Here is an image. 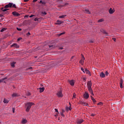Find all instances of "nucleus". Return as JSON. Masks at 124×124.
I'll use <instances>...</instances> for the list:
<instances>
[{"instance_id": "6ab92c4d", "label": "nucleus", "mask_w": 124, "mask_h": 124, "mask_svg": "<svg viewBox=\"0 0 124 124\" xmlns=\"http://www.w3.org/2000/svg\"><path fill=\"white\" fill-rule=\"evenodd\" d=\"M84 12L85 13H87V14H91V12H90V10H89V9H85L84 11Z\"/></svg>"}, {"instance_id": "473e14b6", "label": "nucleus", "mask_w": 124, "mask_h": 124, "mask_svg": "<svg viewBox=\"0 0 124 124\" xmlns=\"http://www.w3.org/2000/svg\"><path fill=\"white\" fill-rule=\"evenodd\" d=\"M73 98H76V93H73Z\"/></svg>"}, {"instance_id": "e2e57ef3", "label": "nucleus", "mask_w": 124, "mask_h": 124, "mask_svg": "<svg viewBox=\"0 0 124 124\" xmlns=\"http://www.w3.org/2000/svg\"><path fill=\"white\" fill-rule=\"evenodd\" d=\"M74 58V56H72L71 58V60H73V59Z\"/></svg>"}, {"instance_id": "c03bdc74", "label": "nucleus", "mask_w": 124, "mask_h": 124, "mask_svg": "<svg viewBox=\"0 0 124 124\" xmlns=\"http://www.w3.org/2000/svg\"><path fill=\"white\" fill-rule=\"evenodd\" d=\"M16 30H17V31H22V29H20V28H16Z\"/></svg>"}, {"instance_id": "5fc2aeb1", "label": "nucleus", "mask_w": 124, "mask_h": 124, "mask_svg": "<svg viewBox=\"0 0 124 124\" xmlns=\"http://www.w3.org/2000/svg\"><path fill=\"white\" fill-rule=\"evenodd\" d=\"M29 0H24V2H28Z\"/></svg>"}, {"instance_id": "58836bf2", "label": "nucleus", "mask_w": 124, "mask_h": 124, "mask_svg": "<svg viewBox=\"0 0 124 124\" xmlns=\"http://www.w3.org/2000/svg\"><path fill=\"white\" fill-rule=\"evenodd\" d=\"M105 75L106 76H108V75H109V73L108 72V71H106L105 73Z\"/></svg>"}, {"instance_id": "9b49d317", "label": "nucleus", "mask_w": 124, "mask_h": 124, "mask_svg": "<svg viewBox=\"0 0 124 124\" xmlns=\"http://www.w3.org/2000/svg\"><path fill=\"white\" fill-rule=\"evenodd\" d=\"M28 123V120L26 119H22V120L21 121V124H26Z\"/></svg>"}, {"instance_id": "6e6d98bb", "label": "nucleus", "mask_w": 124, "mask_h": 124, "mask_svg": "<svg viewBox=\"0 0 124 124\" xmlns=\"http://www.w3.org/2000/svg\"><path fill=\"white\" fill-rule=\"evenodd\" d=\"M72 109V108H71V107L70 106V107H69V109L70 110V111H71Z\"/></svg>"}, {"instance_id": "72a5a7b5", "label": "nucleus", "mask_w": 124, "mask_h": 124, "mask_svg": "<svg viewBox=\"0 0 124 124\" xmlns=\"http://www.w3.org/2000/svg\"><path fill=\"white\" fill-rule=\"evenodd\" d=\"M103 33H104V34H106V35H107V34H108V33H107V32H106V31H103Z\"/></svg>"}, {"instance_id": "79ce46f5", "label": "nucleus", "mask_w": 124, "mask_h": 124, "mask_svg": "<svg viewBox=\"0 0 124 124\" xmlns=\"http://www.w3.org/2000/svg\"><path fill=\"white\" fill-rule=\"evenodd\" d=\"M13 113H15V108H13Z\"/></svg>"}, {"instance_id": "5701e85b", "label": "nucleus", "mask_w": 124, "mask_h": 124, "mask_svg": "<svg viewBox=\"0 0 124 124\" xmlns=\"http://www.w3.org/2000/svg\"><path fill=\"white\" fill-rule=\"evenodd\" d=\"M40 93H43L44 91L45 90V88L43 87V88H40Z\"/></svg>"}, {"instance_id": "ea45409f", "label": "nucleus", "mask_w": 124, "mask_h": 124, "mask_svg": "<svg viewBox=\"0 0 124 124\" xmlns=\"http://www.w3.org/2000/svg\"><path fill=\"white\" fill-rule=\"evenodd\" d=\"M42 14H43L44 15H47V13L46 12H42Z\"/></svg>"}, {"instance_id": "2eb2a0df", "label": "nucleus", "mask_w": 124, "mask_h": 124, "mask_svg": "<svg viewBox=\"0 0 124 124\" xmlns=\"http://www.w3.org/2000/svg\"><path fill=\"white\" fill-rule=\"evenodd\" d=\"M100 77H101V78H105V74H104L103 72H102L100 74Z\"/></svg>"}, {"instance_id": "f8f14e48", "label": "nucleus", "mask_w": 124, "mask_h": 124, "mask_svg": "<svg viewBox=\"0 0 124 124\" xmlns=\"http://www.w3.org/2000/svg\"><path fill=\"white\" fill-rule=\"evenodd\" d=\"M12 15L14 16H16L17 17H18V16H20V14L18 13V12H13L12 13Z\"/></svg>"}, {"instance_id": "f03ea898", "label": "nucleus", "mask_w": 124, "mask_h": 124, "mask_svg": "<svg viewBox=\"0 0 124 124\" xmlns=\"http://www.w3.org/2000/svg\"><path fill=\"white\" fill-rule=\"evenodd\" d=\"M56 95L59 98L63 97V94H62V90H60V91H58Z\"/></svg>"}, {"instance_id": "052dcab7", "label": "nucleus", "mask_w": 124, "mask_h": 124, "mask_svg": "<svg viewBox=\"0 0 124 124\" xmlns=\"http://www.w3.org/2000/svg\"><path fill=\"white\" fill-rule=\"evenodd\" d=\"M59 7H63V6H62V5H60V6H59Z\"/></svg>"}, {"instance_id": "8fccbe9b", "label": "nucleus", "mask_w": 124, "mask_h": 124, "mask_svg": "<svg viewBox=\"0 0 124 124\" xmlns=\"http://www.w3.org/2000/svg\"><path fill=\"white\" fill-rule=\"evenodd\" d=\"M29 69H32V67H30L28 68L27 69V70H29Z\"/></svg>"}, {"instance_id": "39448f33", "label": "nucleus", "mask_w": 124, "mask_h": 124, "mask_svg": "<svg viewBox=\"0 0 124 124\" xmlns=\"http://www.w3.org/2000/svg\"><path fill=\"white\" fill-rule=\"evenodd\" d=\"M84 61H85V57H84L83 54H81V60L79 61V63L81 65H84Z\"/></svg>"}, {"instance_id": "7c9ffc66", "label": "nucleus", "mask_w": 124, "mask_h": 124, "mask_svg": "<svg viewBox=\"0 0 124 124\" xmlns=\"http://www.w3.org/2000/svg\"><path fill=\"white\" fill-rule=\"evenodd\" d=\"M5 79H7L6 78H2L1 79H0V83H2V82H3V81H4V80H5Z\"/></svg>"}, {"instance_id": "dca6fc26", "label": "nucleus", "mask_w": 124, "mask_h": 124, "mask_svg": "<svg viewBox=\"0 0 124 124\" xmlns=\"http://www.w3.org/2000/svg\"><path fill=\"white\" fill-rule=\"evenodd\" d=\"M12 97H16L17 96H20V95L17 93H14L12 95Z\"/></svg>"}, {"instance_id": "b1692460", "label": "nucleus", "mask_w": 124, "mask_h": 124, "mask_svg": "<svg viewBox=\"0 0 124 124\" xmlns=\"http://www.w3.org/2000/svg\"><path fill=\"white\" fill-rule=\"evenodd\" d=\"M1 10H2L3 11V12H5V11H7V10H9V9H7V8H1L0 9Z\"/></svg>"}, {"instance_id": "338daca9", "label": "nucleus", "mask_w": 124, "mask_h": 124, "mask_svg": "<svg viewBox=\"0 0 124 124\" xmlns=\"http://www.w3.org/2000/svg\"><path fill=\"white\" fill-rule=\"evenodd\" d=\"M42 20H43V19H40L39 20V21H41Z\"/></svg>"}, {"instance_id": "1a4fd4ad", "label": "nucleus", "mask_w": 124, "mask_h": 124, "mask_svg": "<svg viewBox=\"0 0 124 124\" xmlns=\"http://www.w3.org/2000/svg\"><path fill=\"white\" fill-rule=\"evenodd\" d=\"M92 86H93V83H92V81H88L87 82V88H92Z\"/></svg>"}, {"instance_id": "412c9836", "label": "nucleus", "mask_w": 124, "mask_h": 124, "mask_svg": "<svg viewBox=\"0 0 124 124\" xmlns=\"http://www.w3.org/2000/svg\"><path fill=\"white\" fill-rule=\"evenodd\" d=\"M3 102H4V103H5L6 104H7V103L9 102V100H7L6 98H4V100L3 101Z\"/></svg>"}, {"instance_id": "774afa93", "label": "nucleus", "mask_w": 124, "mask_h": 124, "mask_svg": "<svg viewBox=\"0 0 124 124\" xmlns=\"http://www.w3.org/2000/svg\"><path fill=\"white\" fill-rule=\"evenodd\" d=\"M90 42L91 43H93V42L91 41H90Z\"/></svg>"}, {"instance_id": "864d4df0", "label": "nucleus", "mask_w": 124, "mask_h": 124, "mask_svg": "<svg viewBox=\"0 0 124 124\" xmlns=\"http://www.w3.org/2000/svg\"><path fill=\"white\" fill-rule=\"evenodd\" d=\"M27 35H31V33H30V32H28L27 34Z\"/></svg>"}, {"instance_id": "37998d69", "label": "nucleus", "mask_w": 124, "mask_h": 124, "mask_svg": "<svg viewBox=\"0 0 124 124\" xmlns=\"http://www.w3.org/2000/svg\"><path fill=\"white\" fill-rule=\"evenodd\" d=\"M40 3H42V4H44L45 3L42 1V0H40L39 2Z\"/></svg>"}, {"instance_id": "603ef678", "label": "nucleus", "mask_w": 124, "mask_h": 124, "mask_svg": "<svg viewBox=\"0 0 124 124\" xmlns=\"http://www.w3.org/2000/svg\"><path fill=\"white\" fill-rule=\"evenodd\" d=\"M33 16H34V15H31V16H30V18H32V17H33Z\"/></svg>"}, {"instance_id": "09e8293b", "label": "nucleus", "mask_w": 124, "mask_h": 124, "mask_svg": "<svg viewBox=\"0 0 124 124\" xmlns=\"http://www.w3.org/2000/svg\"><path fill=\"white\" fill-rule=\"evenodd\" d=\"M81 70H82V71H83V72H84V73H85V71H84V68H81Z\"/></svg>"}, {"instance_id": "4d7b16f0", "label": "nucleus", "mask_w": 124, "mask_h": 124, "mask_svg": "<svg viewBox=\"0 0 124 124\" xmlns=\"http://www.w3.org/2000/svg\"><path fill=\"white\" fill-rule=\"evenodd\" d=\"M38 0H33V2H35L36 1H37Z\"/></svg>"}, {"instance_id": "a878e982", "label": "nucleus", "mask_w": 124, "mask_h": 124, "mask_svg": "<svg viewBox=\"0 0 124 124\" xmlns=\"http://www.w3.org/2000/svg\"><path fill=\"white\" fill-rule=\"evenodd\" d=\"M43 19V18H42V17H40V18L36 17L34 19V21H35V22H36V21H39V19Z\"/></svg>"}, {"instance_id": "bb28decb", "label": "nucleus", "mask_w": 124, "mask_h": 124, "mask_svg": "<svg viewBox=\"0 0 124 124\" xmlns=\"http://www.w3.org/2000/svg\"><path fill=\"white\" fill-rule=\"evenodd\" d=\"M15 63H16V62H12L11 63V65L12 67H15Z\"/></svg>"}, {"instance_id": "f3484780", "label": "nucleus", "mask_w": 124, "mask_h": 124, "mask_svg": "<svg viewBox=\"0 0 124 124\" xmlns=\"http://www.w3.org/2000/svg\"><path fill=\"white\" fill-rule=\"evenodd\" d=\"M115 12L114 10H112V8H110L109 10V14H113Z\"/></svg>"}, {"instance_id": "13d9d810", "label": "nucleus", "mask_w": 124, "mask_h": 124, "mask_svg": "<svg viewBox=\"0 0 124 124\" xmlns=\"http://www.w3.org/2000/svg\"><path fill=\"white\" fill-rule=\"evenodd\" d=\"M64 112H65L64 110L62 109V113H64Z\"/></svg>"}, {"instance_id": "a211bd4d", "label": "nucleus", "mask_w": 124, "mask_h": 124, "mask_svg": "<svg viewBox=\"0 0 124 124\" xmlns=\"http://www.w3.org/2000/svg\"><path fill=\"white\" fill-rule=\"evenodd\" d=\"M123 79H120V87L121 88V89H123Z\"/></svg>"}, {"instance_id": "393cba45", "label": "nucleus", "mask_w": 124, "mask_h": 124, "mask_svg": "<svg viewBox=\"0 0 124 124\" xmlns=\"http://www.w3.org/2000/svg\"><path fill=\"white\" fill-rule=\"evenodd\" d=\"M92 100L93 101V103H95V102H96V100H95V99H94L93 97L92 96H91Z\"/></svg>"}, {"instance_id": "c756f323", "label": "nucleus", "mask_w": 124, "mask_h": 124, "mask_svg": "<svg viewBox=\"0 0 124 124\" xmlns=\"http://www.w3.org/2000/svg\"><path fill=\"white\" fill-rule=\"evenodd\" d=\"M65 32H63L62 33H60L59 34H58V36H61V35H62V34H65Z\"/></svg>"}, {"instance_id": "4c0bfd02", "label": "nucleus", "mask_w": 124, "mask_h": 124, "mask_svg": "<svg viewBox=\"0 0 124 124\" xmlns=\"http://www.w3.org/2000/svg\"><path fill=\"white\" fill-rule=\"evenodd\" d=\"M31 93L30 92H28L27 93V95L28 96H30V95H31Z\"/></svg>"}, {"instance_id": "680f3d73", "label": "nucleus", "mask_w": 124, "mask_h": 124, "mask_svg": "<svg viewBox=\"0 0 124 124\" xmlns=\"http://www.w3.org/2000/svg\"><path fill=\"white\" fill-rule=\"evenodd\" d=\"M28 17H29V16H24V18H27Z\"/></svg>"}, {"instance_id": "4468645a", "label": "nucleus", "mask_w": 124, "mask_h": 124, "mask_svg": "<svg viewBox=\"0 0 124 124\" xmlns=\"http://www.w3.org/2000/svg\"><path fill=\"white\" fill-rule=\"evenodd\" d=\"M85 72L86 73V74H88L90 76H92V74L91 73V72L87 69H85Z\"/></svg>"}, {"instance_id": "a19ab883", "label": "nucleus", "mask_w": 124, "mask_h": 124, "mask_svg": "<svg viewBox=\"0 0 124 124\" xmlns=\"http://www.w3.org/2000/svg\"><path fill=\"white\" fill-rule=\"evenodd\" d=\"M61 116H62V117H64V114L63 113L61 112Z\"/></svg>"}, {"instance_id": "6e6552de", "label": "nucleus", "mask_w": 124, "mask_h": 124, "mask_svg": "<svg viewBox=\"0 0 124 124\" xmlns=\"http://www.w3.org/2000/svg\"><path fill=\"white\" fill-rule=\"evenodd\" d=\"M83 123H84V120H83V119H79L77 121V124H83Z\"/></svg>"}, {"instance_id": "e433bc0d", "label": "nucleus", "mask_w": 124, "mask_h": 124, "mask_svg": "<svg viewBox=\"0 0 124 124\" xmlns=\"http://www.w3.org/2000/svg\"><path fill=\"white\" fill-rule=\"evenodd\" d=\"M97 105H100L101 106H102V105H103V103H102V102H99L97 104Z\"/></svg>"}, {"instance_id": "49530a36", "label": "nucleus", "mask_w": 124, "mask_h": 124, "mask_svg": "<svg viewBox=\"0 0 124 124\" xmlns=\"http://www.w3.org/2000/svg\"><path fill=\"white\" fill-rule=\"evenodd\" d=\"M53 46H53V45H52L48 46V47H49V48H51V47H53Z\"/></svg>"}, {"instance_id": "4be33fe9", "label": "nucleus", "mask_w": 124, "mask_h": 124, "mask_svg": "<svg viewBox=\"0 0 124 124\" xmlns=\"http://www.w3.org/2000/svg\"><path fill=\"white\" fill-rule=\"evenodd\" d=\"M55 112H56V114L54 115V117H57V116H58L59 115V111L58 110V109L57 108H55Z\"/></svg>"}, {"instance_id": "3c124183", "label": "nucleus", "mask_w": 124, "mask_h": 124, "mask_svg": "<svg viewBox=\"0 0 124 124\" xmlns=\"http://www.w3.org/2000/svg\"><path fill=\"white\" fill-rule=\"evenodd\" d=\"M91 116L92 117H94V116H95V114H92L91 115Z\"/></svg>"}, {"instance_id": "bf43d9fd", "label": "nucleus", "mask_w": 124, "mask_h": 124, "mask_svg": "<svg viewBox=\"0 0 124 124\" xmlns=\"http://www.w3.org/2000/svg\"><path fill=\"white\" fill-rule=\"evenodd\" d=\"M0 17H3V15H2V14H0Z\"/></svg>"}, {"instance_id": "423d86ee", "label": "nucleus", "mask_w": 124, "mask_h": 124, "mask_svg": "<svg viewBox=\"0 0 124 124\" xmlns=\"http://www.w3.org/2000/svg\"><path fill=\"white\" fill-rule=\"evenodd\" d=\"M89 93L88 92H85L84 94H83V97L85 98V99H88L89 97Z\"/></svg>"}, {"instance_id": "de8ad7c7", "label": "nucleus", "mask_w": 124, "mask_h": 124, "mask_svg": "<svg viewBox=\"0 0 124 124\" xmlns=\"http://www.w3.org/2000/svg\"><path fill=\"white\" fill-rule=\"evenodd\" d=\"M21 39H22L21 37L18 38L17 39V41H20V40H21Z\"/></svg>"}, {"instance_id": "f257e3e1", "label": "nucleus", "mask_w": 124, "mask_h": 124, "mask_svg": "<svg viewBox=\"0 0 124 124\" xmlns=\"http://www.w3.org/2000/svg\"><path fill=\"white\" fill-rule=\"evenodd\" d=\"M24 104L26 108V111L28 112H30V110H31V106L35 105V104L31 102H27Z\"/></svg>"}, {"instance_id": "0eeeda50", "label": "nucleus", "mask_w": 124, "mask_h": 124, "mask_svg": "<svg viewBox=\"0 0 124 124\" xmlns=\"http://www.w3.org/2000/svg\"><path fill=\"white\" fill-rule=\"evenodd\" d=\"M12 5H13V3H9V4L6 5L4 8H9L10 7H12Z\"/></svg>"}, {"instance_id": "ddd939ff", "label": "nucleus", "mask_w": 124, "mask_h": 124, "mask_svg": "<svg viewBox=\"0 0 124 124\" xmlns=\"http://www.w3.org/2000/svg\"><path fill=\"white\" fill-rule=\"evenodd\" d=\"M11 47H14V48H19L20 46L17 44L15 43L11 46Z\"/></svg>"}, {"instance_id": "c9c22d12", "label": "nucleus", "mask_w": 124, "mask_h": 124, "mask_svg": "<svg viewBox=\"0 0 124 124\" xmlns=\"http://www.w3.org/2000/svg\"><path fill=\"white\" fill-rule=\"evenodd\" d=\"M66 16H59V18H62V19H64V17H65Z\"/></svg>"}, {"instance_id": "a18cd8bd", "label": "nucleus", "mask_w": 124, "mask_h": 124, "mask_svg": "<svg viewBox=\"0 0 124 124\" xmlns=\"http://www.w3.org/2000/svg\"><path fill=\"white\" fill-rule=\"evenodd\" d=\"M112 40H114V41L115 42H116V38H112Z\"/></svg>"}, {"instance_id": "0e129e2a", "label": "nucleus", "mask_w": 124, "mask_h": 124, "mask_svg": "<svg viewBox=\"0 0 124 124\" xmlns=\"http://www.w3.org/2000/svg\"><path fill=\"white\" fill-rule=\"evenodd\" d=\"M60 49L61 50H62V49H63V47H60Z\"/></svg>"}, {"instance_id": "cd10ccee", "label": "nucleus", "mask_w": 124, "mask_h": 124, "mask_svg": "<svg viewBox=\"0 0 124 124\" xmlns=\"http://www.w3.org/2000/svg\"><path fill=\"white\" fill-rule=\"evenodd\" d=\"M6 30H7V28H4L0 30V32H3V31H5Z\"/></svg>"}, {"instance_id": "69168bd1", "label": "nucleus", "mask_w": 124, "mask_h": 124, "mask_svg": "<svg viewBox=\"0 0 124 124\" xmlns=\"http://www.w3.org/2000/svg\"><path fill=\"white\" fill-rule=\"evenodd\" d=\"M68 5V3H65V5Z\"/></svg>"}, {"instance_id": "20e7f679", "label": "nucleus", "mask_w": 124, "mask_h": 124, "mask_svg": "<svg viewBox=\"0 0 124 124\" xmlns=\"http://www.w3.org/2000/svg\"><path fill=\"white\" fill-rule=\"evenodd\" d=\"M68 83H69L70 85L72 86V87H74V85L75 84V80L72 79V80H68Z\"/></svg>"}, {"instance_id": "7ed1b4c3", "label": "nucleus", "mask_w": 124, "mask_h": 124, "mask_svg": "<svg viewBox=\"0 0 124 124\" xmlns=\"http://www.w3.org/2000/svg\"><path fill=\"white\" fill-rule=\"evenodd\" d=\"M78 104H81L83 106H89V104L85 101L80 100L78 102Z\"/></svg>"}, {"instance_id": "c85d7f7f", "label": "nucleus", "mask_w": 124, "mask_h": 124, "mask_svg": "<svg viewBox=\"0 0 124 124\" xmlns=\"http://www.w3.org/2000/svg\"><path fill=\"white\" fill-rule=\"evenodd\" d=\"M104 19L102 18V19H99L97 22L98 23H100L101 22H104Z\"/></svg>"}, {"instance_id": "2f4dec72", "label": "nucleus", "mask_w": 124, "mask_h": 124, "mask_svg": "<svg viewBox=\"0 0 124 124\" xmlns=\"http://www.w3.org/2000/svg\"><path fill=\"white\" fill-rule=\"evenodd\" d=\"M12 7H13V8H17V7H16V5L15 4H13Z\"/></svg>"}, {"instance_id": "9d476101", "label": "nucleus", "mask_w": 124, "mask_h": 124, "mask_svg": "<svg viewBox=\"0 0 124 124\" xmlns=\"http://www.w3.org/2000/svg\"><path fill=\"white\" fill-rule=\"evenodd\" d=\"M88 90L90 93L92 94V95H94V94H93V89H92V87L88 88Z\"/></svg>"}, {"instance_id": "f704fd0d", "label": "nucleus", "mask_w": 124, "mask_h": 124, "mask_svg": "<svg viewBox=\"0 0 124 124\" xmlns=\"http://www.w3.org/2000/svg\"><path fill=\"white\" fill-rule=\"evenodd\" d=\"M82 80H83V81L84 82H86V77H83V78H82Z\"/></svg>"}, {"instance_id": "aec40b11", "label": "nucleus", "mask_w": 124, "mask_h": 124, "mask_svg": "<svg viewBox=\"0 0 124 124\" xmlns=\"http://www.w3.org/2000/svg\"><path fill=\"white\" fill-rule=\"evenodd\" d=\"M57 23H56V25H61V24H62V23H63V22L59 20H57Z\"/></svg>"}]
</instances>
